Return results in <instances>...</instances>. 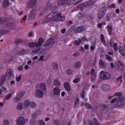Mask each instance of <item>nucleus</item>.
Segmentation results:
<instances>
[{"label": "nucleus", "instance_id": "obj_1", "mask_svg": "<svg viewBox=\"0 0 125 125\" xmlns=\"http://www.w3.org/2000/svg\"><path fill=\"white\" fill-rule=\"evenodd\" d=\"M100 75L101 79L103 80L109 79L111 78V75L110 73L103 71L100 72Z\"/></svg>", "mask_w": 125, "mask_h": 125}, {"label": "nucleus", "instance_id": "obj_2", "mask_svg": "<svg viewBox=\"0 0 125 125\" xmlns=\"http://www.w3.org/2000/svg\"><path fill=\"white\" fill-rule=\"evenodd\" d=\"M116 104L118 106H120L125 104V98L123 96H119L117 98Z\"/></svg>", "mask_w": 125, "mask_h": 125}, {"label": "nucleus", "instance_id": "obj_3", "mask_svg": "<svg viewBox=\"0 0 125 125\" xmlns=\"http://www.w3.org/2000/svg\"><path fill=\"white\" fill-rule=\"evenodd\" d=\"M84 30V28L82 27H79L75 28V26H73L69 30L71 31L73 30L74 32L78 33Z\"/></svg>", "mask_w": 125, "mask_h": 125}, {"label": "nucleus", "instance_id": "obj_4", "mask_svg": "<svg viewBox=\"0 0 125 125\" xmlns=\"http://www.w3.org/2000/svg\"><path fill=\"white\" fill-rule=\"evenodd\" d=\"M25 122L26 120L22 116L19 117L16 121L17 125H24Z\"/></svg>", "mask_w": 125, "mask_h": 125}, {"label": "nucleus", "instance_id": "obj_5", "mask_svg": "<svg viewBox=\"0 0 125 125\" xmlns=\"http://www.w3.org/2000/svg\"><path fill=\"white\" fill-rule=\"evenodd\" d=\"M106 10L107 8L106 7H104L102 8L98 13L99 19L102 18L104 16Z\"/></svg>", "mask_w": 125, "mask_h": 125}, {"label": "nucleus", "instance_id": "obj_6", "mask_svg": "<svg viewBox=\"0 0 125 125\" xmlns=\"http://www.w3.org/2000/svg\"><path fill=\"white\" fill-rule=\"evenodd\" d=\"M6 77L9 78L13 76L14 74L13 70L11 69H8L5 74Z\"/></svg>", "mask_w": 125, "mask_h": 125}, {"label": "nucleus", "instance_id": "obj_7", "mask_svg": "<svg viewBox=\"0 0 125 125\" xmlns=\"http://www.w3.org/2000/svg\"><path fill=\"white\" fill-rule=\"evenodd\" d=\"M36 94L37 96L38 97H42L44 95L43 91L40 89H37L36 90Z\"/></svg>", "mask_w": 125, "mask_h": 125}, {"label": "nucleus", "instance_id": "obj_8", "mask_svg": "<svg viewBox=\"0 0 125 125\" xmlns=\"http://www.w3.org/2000/svg\"><path fill=\"white\" fill-rule=\"evenodd\" d=\"M36 11L33 10L31 11L29 15V18L30 20H32L35 18V16L36 14Z\"/></svg>", "mask_w": 125, "mask_h": 125}, {"label": "nucleus", "instance_id": "obj_9", "mask_svg": "<svg viewBox=\"0 0 125 125\" xmlns=\"http://www.w3.org/2000/svg\"><path fill=\"white\" fill-rule=\"evenodd\" d=\"M13 60V57L11 55H6L5 59V62H10L12 61Z\"/></svg>", "mask_w": 125, "mask_h": 125}, {"label": "nucleus", "instance_id": "obj_10", "mask_svg": "<svg viewBox=\"0 0 125 125\" xmlns=\"http://www.w3.org/2000/svg\"><path fill=\"white\" fill-rule=\"evenodd\" d=\"M63 86L65 89L67 91H70L71 88L69 83L67 82H65L63 84Z\"/></svg>", "mask_w": 125, "mask_h": 125}, {"label": "nucleus", "instance_id": "obj_11", "mask_svg": "<svg viewBox=\"0 0 125 125\" xmlns=\"http://www.w3.org/2000/svg\"><path fill=\"white\" fill-rule=\"evenodd\" d=\"M53 92L54 94L57 96L60 95V89L57 87H55L54 88Z\"/></svg>", "mask_w": 125, "mask_h": 125}, {"label": "nucleus", "instance_id": "obj_12", "mask_svg": "<svg viewBox=\"0 0 125 125\" xmlns=\"http://www.w3.org/2000/svg\"><path fill=\"white\" fill-rule=\"evenodd\" d=\"M102 89L104 91L108 92L110 89V86L108 84H104L102 86Z\"/></svg>", "mask_w": 125, "mask_h": 125}, {"label": "nucleus", "instance_id": "obj_13", "mask_svg": "<svg viewBox=\"0 0 125 125\" xmlns=\"http://www.w3.org/2000/svg\"><path fill=\"white\" fill-rule=\"evenodd\" d=\"M70 0H60L58 2V4L60 5L62 4H67L68 5H70L69 2Z\"/></svg>", "mask_w": 125, "mask_h": 125}, {"label": "nucleus", "instance_id": "obj_14", "mask_svg": "<svg viewBox=\"0 0 125 125\" xmlns=\"http://www.w3.org/2000/svg\"><path fill=\"white\" fill-rule=\"evenodd\" d=\"M88 123L89 125H99L97 120L95 119H93L92 121H88Z\"/></svg>", "mask_w": 125, "mask_h": 125}, {"label": "nucleus", "instance_id": "obj_15", "mask_svg": "<svg viewBox=\"0 0 125 125\" xmlns=\"http://www.w3.org/2000/svg\"><path fill=\"white\" fill-rule=\"evenodd\" d=\"M96 1L95 0H90L84 3V6L91 5Z\"/></svg>", "mask_w": 125, "mask_h": 125}, {"label": "nucleus", "instance_id": "obj_16", "mask_svg": "<svg viewBox=\"0 0 125 125\" xmlns=\"http://www.w3.org/2000/svg\"><path fill=\"white\" fill-rule=\"evenodd\" d=\"M9 31L8 30L1 29L0 30V37L1 36L8 34Z\"/></svg>", "mask_w": 125, "mask_h": 125}, {"label": "nucleus", "instance_id": "obj_17", "mask_svg": "<svg viewBox=\"0 0 125 125\" xmlns=\"http://www.w3.org/2000/svg\"><path fill=\"white\" fill-rule=\"evenodd\" d=\"M119 51L123 56H125V51L124 48L121 46H119L118 48Z\"/></svg>", "mask_w": 125, "mask_h": 125}, {"label": "nucleus", "instance_id": "obj_18", "mask_svg": "<svg viewBox=\"0 0 125 125\" xmlns=\"http://www.w3.org/2000/svg\"><path fill=\"white\" fill-rule=\"evenodd\" d=\"M31 102L28 100H26L24 101L23 103L24 107L25 108H28L30 105Z\"/></svg>", "mask_w": 125, "mask_h": 125}, {"label": "nucleus", "instance_id": "obj_19", "mask_svg": "<svg viewBox=\"0 0 125 125\" xmlns=\"http://www.w3.org/2000/svg\"><path fill=\"white\" fill-rule=\"evenodd\" d=\"M54 40L53 39H51L48 40L44 44L45 46H48L52 44Z\"/></svg>", "mask_w": 125, "mask_h": 125}, {"label": "nucleus", "instance_id": "obj_20", "mask_svg": "<svg viewBox=\"0 0 125 125\" xmlns=\"http://www.w3.org/2000/svg\"><path fill=\"white\" fill-rule=\"evenodd\" d=\"M40 88L44 91H46V86L45 84L44 83H42L40 85Z\"/></svg>", "mask_w": 125, "mask_h": 125}, {"label": "nucleus", "instance_id": "obj_21", "mask_svg": "<svg viewBox=\"0 0 125 125\" xmlns=\"http://www.w3.org/2000/svg\"><path fill=\"white\" fill-rule=\"evenodd\" d=\"M57 15V13H54L52 12L49 14L47 16V18L48 19H51L55 17Z\"/></svg>", "mask_w": 125, "mask_h": 125}, {"label": "nucleus", "instance_id": "obj_22", "mask_svg": "<svg viewBox=\"0 0 125 125\" xmlns=\"http://www.w3.org/2000/svg\"><path fill=\"white\" fill-rule=\"evenodd\" d=\"M23 108V104L21 102L18 103L16 106V109L18 110H21Z\"/></svg>", "mask_w": 125, "mask_h": 125}, {"label": "nucleus", "instance_id": "obj_23", "mask_svg": "<svg viewBox=\"0 0 125 125\" xmlns=\"http://www.w3.org/2000/svg\"><path fill=\"white\" fill-rule=\"evenodd\" d=\"M6 76L5 75H2L1 77L0 81V85H1L4 83L6 79Z\"/></svg>", "mask_w": 125, "mask_h": 125}, {"label": "nucleus", "instance_id": "obj_24", "mask_svg": "<svg viewBox=\"0 0 125 125\" xmlns=\"http://www.w3.org/2000/svg\"><path fill=\"white\" fill-rule=\"evenodd\" d=\"M9 3L8 0H4L3 2V7L7 8L9 6Z\"/></svg>", "mask_w": 125, "mask_h": 125}, {"label": "nucleus", "instance_id": "obj_25", "mask_svg": "<svg viewBox=\"0 0 125 125\" xmlns=\"http://www.w3.org/2000/svg\"><path fill=\"white\" fill-rule=\"evenodd\" d=\"M81 66V62L78 61L75 62L74 64V67L76 69H78L80 68Z\"/></svg>", "mask_w": 125, "mask_h": 125}, {"label": "nucleus", "instance_id": "obj_26", "mask_svg": "<svg viewBox=\"0 0 125 125\" xmlns=\"http://www.w3.org/2000/svg\"><path fill=\"white\" fill-rule=\"evenodd\" d=\"M65 19V17L64 16H61L60 17H59L56 18L54 19V21H63Z\"/></svg>", "mask_w": 125, "mask_h": 125}, {"label": "nucleus", "instance_id": "obj_27", "mask_svg": "<svg viewBox=\"0 0 125 125\" xmlns=\"http://www.w3.org/2000/svg\"><path fill=\"white\" fill-rule=\"evenodd\" d=\"M43 42V40L42 38H39L38 43H37L36 47H38L41 46L42 45V43Z\"/></svg>", "mask_w": 125, "mask_h": 125}, {"label": "nucleus", "instance_id": "obj_28", "mask_svg": "<svg viewBox=\"0 0 125 125\" xmlns=\"http://www.w3.org/2000/svg\"><path fill=\"white\" fill-rule=\"evenodd\" d=\"M79 104V99L77 97L75 99L74 103V107L75 108H76L78 107Z\"/></svg>", "mask_w": 125, "mask_h": 125}, {"label": "nucleus", "instance_id": "obj_29", "mask_svg": "<svg viewBox=\"0 0 125 125\" xmlns=\"http://www.w3.org/2000/svg\"><path fill=\"white\" fill-rule=\"evenodd\" d=\"M21 100V98L20 97H18V94H17L16 97L14 98L13 101L14 103H16L20 101Z\"/></svg>", "mask_w": 125, "mask_h": 125}, {"label": "nucleus", "instance_id": "obj_30", "mask_svg": "<svg viewBox=\"0 0 125 125\" xmlns=\"http://www.w3.org/2000/svg\"><path fill=\"white\" fill-rule=\"evenodd\" d=\"M36 0H30L28 5L30 7H32L35 4Z\"/></svg>", "mask_w": 125, "mask_h": 125}, {"label": "nucleus", "instance_id": "obj_31", "mask_svg": "<svg viewBox=\"0 0 125 125\" xmlns=\"http://www.w3.org/2000/svg\"><path fill=\"white\" fill-rule=\"evenodd\" d=\"M99 65L102 67H104L106 65L105 63H104L103 61L101 59L99 60Z\"/></svg>", "mask_w": 125, "mask_h": 125}, {"label": "nucleus", "instance_id": "obj_32", "mask_svg": "<svg viewBox=\"0 0 125 125\" xmlns=\"http://www.w3.org/2000/svg\"><path fill=\"white\" fill-rule=\"evenodd\" d=\"M107 29L109 32V34L111 35L112 31V26L110 25H109L107 26Z\"/></svg>", "mask_w": 125, "mask_h": 125}, {"label": "nucleus", "instance_id": "obj_33", "mask_svg": "<svg viewBox=\"0 0 125 125\" xmlns=\"http://www.w3.org/2000/svg\"><path fill=\"white\" fill-rule=\"evenodd\" d=\"M117 66L116 67V68L117 69H118L119 68L120 66L122 67V68H123L124 67L122 64L121 63V62L119 61H117Z\"/></svg>", "mask_w": 125, "mask_h": 125}, {"label": "nucleus", "instance_id": "obj_34", "mask_svg": "<svg viewBox=\"0 0 125 125\" xmlns=\"http://www.w3.org/2000/svg\"><path fill=\"white\" fill-rule=\"evenodd\" d=\"M54 83L57 86L59 87L60 86V81L58 79L55 80Z\"/></svg>", "mask_w": 125, "mask_h": 125}, {"label": "nucleus", "instance_id": "obj_35", "mask_svg": "<svg viewBox=\"0 0 125 125\" xmlns=\"http://www.w3.org/2000/svg\"><path fill=\"white\" fill-rule=\"evenodd\" d=\"M52 66L53 69L54 70H57L58 68V65L57 63H53L52 64Z\"/></svg>", "mask_w": 125, "mask_h": 125}, {"label": "nucleus", "instance_id": "obj_36", "mask_svg": "<svg viewBox=\"0 0 125 125\" xmlns=\"http://www.w3.org/2000/svg\"><path fill=\"white\" fill-rule=\"evenodd\" d=\"M25 94V93L24 91H21L19 93L18 95L20 97H21L23 96Z\"/></svg>", "mask_w": 125, "mask_h": 125}, {"label": "nucleus", "instance_id": "obj_37", "mask_svg": "<svg viewBox=\"0 0 125 125\" xmlns=\"http://www.w3.org/2000/svg\"><path fill=\"white\" fill-rule=\"evenodd\" d=\"M36 124V121L34 119H31L30 121V125H35Z\"/></svg>", "mask_w": 125, "mask_h": 125}, {"label": "nucleus", "instance_id": "obj_38", "mask_svg": "<svg viewBox=\"0 0 125 125\" xmlns=\"http://www.w3.org/2000/svg\"><path fill=\"white\" fill-rule=\"evenodd\" d=\"M36 45L37 43L36 42H34L29 43V46L30 47H33L35 46L36 47Z\"/></svg>", "mask_w": 125, "mask_h": 125}, {"label": "nucleus", "instance_id": "obj_39", "mask_svg": "<svg viewBox=\"0 0 125 125\" xmlns=\"http://www.w3.org/2000/svg\"><path fill=\"white\" fill-rule=\"evenodd\" d=\"M30 106L32 108H34L36 106V104L33 102H31Z\"/></svg>", "mask_w": 125, "mask_h": 125}, {"label": "nucleus", "instance_id": "obj_40", "mask_svg": "<svg viewBox=\"0 0 125 125\" xmlns=\"http://www.w3.org/2000/svg\"><path fill=\"white\" fill-rule=\"evenodd\" d=\"M81 42V40L79 39V41L75 40L74 41L75 44L76 45H79Z\"/></svg>", "mask_w": 125, "mask_h": 125}, {"label": "nucleus", "instance_id": "obj_41", "mask_svg": "<svg viewBox=\"0 0 125 125\" xmlns=\"http://www.w3.org/2000/svg\"><path fill=\"white\" fill-rule=\"evenodd\" d=\"M96 74L92 75L91 78V81L92 82H94L96 79Z\"/></svg>", "mask_w": 125, "mask_h": 125}, {"label": "nucleus", "instance_id": "obj_42", "mask_svg": "<svg viewBox=\"0 0 125 125\" xmlns=\"http://www.w3.org/2000/svg\"><path fill=\"white\" fill-rule=\"evenodd\" d=\"M27 53V51L25 50H21L20 52V54L21 55H24L26 54Z\"/></svg>", "mask_w": 125, "mask_h": 125}, {"label": "nucleus", "instance_id": "obj_43", "mask_svg": "<svg viewBox=\"0 0 125 125\" xmlns=\"http://www.w3.org/2000/svg\"><path fill=\"white\" fill-rule=\"evenodd\" d=\"M106 59L108 61H111L112 60V58L110 56L107 55H105Z\"/></svg>", "mask_w": 125, "mask_h": 125}, {"label": "nucleus", "instance_id": "obj_44", "mask_svg": "<svg viewBox=\"0 0 125 125\" xmlns=\"http://www.w3.org/2000/svg\"><path fill=\"white\" fill-rule=\"evenodd\" d=\"M38 123L39 125H44L45 124L44 122L42 120H39L38 121Z\"/></svg>", "mask_w": 125, "mask_h": 125}, {"label": "nucleus", "instance_id": "obj_45", "mask_svg": "<svg viewBox=\"0 0 125 125\" xmlns=\"http://www.w3.org/2000/svg\"><path fill=\"white\" fill-rule=\"evenodd\" d=\"M12 95V94L11 93L9 94L5 97V99L6 100H8L10 99Z\"/></svg>", "mask_w": 125, "mask_h": 125}, {"label": "nucleus", "instance_id": "obj_46", "mask_svg": "<svg viewBox=\"0 0 125 125\" xmlns=\"http://www.w3.org/2000/svg\"><path fill=\"white\" fill-rule=\"evenodd\" d=\"M22 41V40L20 39H17L15 40V42L16 43L18 44L21 42Z\"/></svg>", "mask_w": 125, "mask_h": 125}, {"label": "nucleus", "instance_id": "obj_47", "mask_svg": "<svg viewBox=\"0 0 125 125\" xmlns=\"http://www.w3.org/2000/svg\"><path fill=\"white\" fill-rule=\"evenodd\" d=\"M113 47L115 51H117L118 49L117 46V44L116 43H114L113 45Z\"/></svg>", "mask_w": 125, "mask_h": 125}, {"label": "nucleus", "instance_id": "obj_48", "mask_svg": "<svg viewBox=\"0 0 125 125\" xmlns=\"http://www.w3.org/2000/svg\"><path fill=\"white\" fill-rule=\"evenodd\" d=\"M21 78V75L17 76L16 77V80L18 82L20 81Z\"/></svg>", "mask_w": 125, "mask_h": 125}, {"label": "nucleus", "instance_id": "obj_49", "mask_svg": "<svg viewBox=\"0 0 125 125\" xmlns=\"http://www.w3.org/2000/svg\"><path fill=\"white\" fill-rule=\"evenodd\" d=\"M122 94L120 92H118L116 93L115 94V95L117 96V98L118 97L123 96L122 95Z\"/></svg>", "mask_w": 125, "mask_h": 125}, {"label": "nucleus", "instance_id": "obj_50", "mask_svg": "<svg viewBox=\"0 0 125 125\" xmlns=\"http://www.w3.org/2000/svg\"><path fill=\"white\" fill-rule=\"evenodd\" d=\"M73 72V71L70 69H68L66 71L67 73L69 75H70L72 74Z\"/></svg>", "mask_w": 125, "mask_h": 125}, {"label": "nucleus", "instance_id": "obj_51", "mask_svg": "<svg viewBox=\"0 0 125 125\" xmlns=\"http://www.w3.org/2000/svg\"><path fill=\"white\" fill-rule=\"evenodd\" d=\"M107 8H116L115 6V4H113L111 5H109L107 7Z\"/></svg>", "mask_w": 125, "mask_h": 125}, {"label": "nucleus", "instance_id": "obj_52", "mask_svg": "<svg viewBox=\"0 0 125 125\" xmlns=\"http://www.w3.org/2000/svg\"><path fill=\"white\" fill-rule=\"evenodd\" d=\"M80 80V79L79 78H77L74 79L73 82L74 83H78Z\"/></svg>", "mask_w": 125, "mask_h": 125}, {"label": "nucleus", "instance_id": "obj_53", "mask_svg": "<svg viewBox=\"0 0 125 125\" xmlns=\"http://www.w3.org/2000/svg\"><path fill=\"white\" fill-rule=\"evenodd\" d=\"M37 113H32L31 115L32 117L34 119L36 118L37 116Z\"/></svg>", "mask_w": 125, "mask_h": 125}, {"label": "nucleus", "instance_id": "obj_54", "mask_svg": "<svg viewBox=\"0 0 125 125\" xmlns=\"http://www.w3.org/2000/svg\"><path fill=\"white\" fill-rule=\"evenodd\" d=\"M95 70L94 69H92L91 72V74L92 75L96 74V73H95Z\"/></svg>", "mask_w": 125, "mask_h": 125}, {"label": "nucleus", "instance_id": "obj_55", "mask_svg": "<svg viewBox=\"0 0 125 125\" xmlns=\"http://www.w3.org/2000/svg\"><path fill=\"white\" fill-rule=\"evenodd\" d=\"M86 106V108L89 109H91L92 108V106L86 103L85 104Z\"/></svg>", "mask_w": 125, "mask_h": 125}, {"label": "nucleus", "instance_id": "obj_56", "mask_svg": "<svg viewBox=\"0 0 125 125\" xmlns=\"http://www.w3.org/2000/svg\"><path fill=\"white\" fill-rule=\"evenodd\" d=\"M9 122L7 120H5L4 122V124L3 125H9Z\"/></svg>", "mask_w": 125, "mask_h": 125}, {"label": "nucleus", "instance_id": "obj_57", "mask_svg": "<svg viewBox=\"0 0 125 125\" xmlns=\"http://www.w3.org/2000/svg\"><path fill=\"white\" fill-rule=\"evenodd\" d=\"M80 55V53L78 52H76L73 54V56L75 57H77L79 56Z\"/></svg>", "mask_w": 125, "mask_h": 125}, {"label": "nucleus", "instance_id": "obj_58", "mask_svg": "<svg viewBox=\"0 0 125 125\" xmlns=\"http://www.w3.org/2000/svg\"><path fill=\"white\" fill-rule=\"evenodd\" d=\"M33 32L31 31L29 32L28 34L29 37H33Z\"/></svg>", "mask_w": 125, "mask_h": 125}, {"label": "nucleus", "instance_id": "obj_59", "mask_svg": "<svg viewBox=\"0 0 125 125\" xmlns=\"http://www.w3.org/2000/svg\"><path fill=\"white\" fill-rule=\"evenodd\" d=\"M2 90H2V91H4L5 93H6L7 92V89L6 87H3L2 88Z\"/></svg>", "mask_w": 125, "mask_h": 125}, {"label": "nucleus", "instance_id": "obj_60", "mask_svg": "<svg viewBox=\"0 0 125 125\" xmlns=\"http://www.w3.org/2000/svg\"><path fill=\"white\" fill-rule=\"evenodd\" d=\"M103 43L104 44V45L106 46H108V43H106L105 40L102 41Z\"/></svg>", "mask_w": 125, "mask_h": 125}, {"label": "nucleus", "instance_id": "obj_61", "mask_svg": "<svg viewBox=\"0 0 125 125\" xmlns=\"http://www.w3.org/2000/svg\"><path fill=\"white\" fill-rule=\"evenodd\" d=\"M44 56H41L40 57V58L38 59L39 61H43L44 60Z\"/></svg>", "mask_w": 125, "mask_h": 125}, {"label": "nucleus", "instance_id": "obj_62", "mask_svg": "<svg viewBox=\"0 0 125 125\" xmlns=\"http://www.w3.org/2000/svg\"><path fill=\"white\" fill-rule=\"evenodd\" d=\"M117 99L116 98H114L112 100L111 102V103H113L115 102L116 101L117 102Z\"/></svg>", "mask_w": 125, "mask_h": 125}, {"label": "nucleus", "instance_id": "obj_63", "mask_svg": "<svg viewBox=\"0 0 125 125\" xmlns=\"http://www.w3.org/2000/svg\"><path fill=\"white\" fill-rule=\"evenodd\" d=\"M85 92L84 91H83L81 95V97L83 98L84 97Z\"/></svg>", "mask_w": 125, "mask_h": 125}, {"label": "nucleus", "instance_id": "obj_64", "mask_svg": "<svg viewBox=\"0 0 125 125\" xmlns=\"http://www.w3.org/2000/svg\"><path fill=\"white\" fill-rule=\"evenodd\" d=\"M117 80L118 81H120V82H121L122 81V77L121 76H120L119 78H117Z\"/></svg>", "mask_w": 125, "mask_h": 125}]
</instances>
